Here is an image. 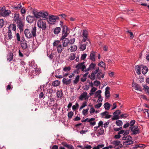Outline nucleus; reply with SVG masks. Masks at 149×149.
<instances>
[{
	"instance_id": "nucleus-1",
	"label": "nucleus",
	"mask_w": 149,
	"mask_h": 149,
	"mask_svg": "<svg viewBox=\"0 0 149 149\" xmlns=\"http://www.w3.org/2000/svg\"><path fill=\"white\" fill-rule=\"evenodd\" d=\"M82 35L83 38L82 41L85 42L87 41L86 45L90 46V42L88 38V34L87 31L85 30H84L83 31ZM86 44H85L81 45L80 49L82 51L86 49Z\"/></svg>"
},
{
	"instance_id": "nucleus-2",
	"label": "nucleus",
	"mask_w": 149,
	"mask_h": 149,
	"mask_svg": "<svg viewBox=\"0 0 149 149\" xmlns=\"http://www.w3.org/2000/svg\"><path fill=\"white\" fill-rule=\"evenodd\" d=\"M36 27L34 26L32 28L31 33L29 29H26L24 31V33L27 38H30L32 37V36L33 37L36 36Z\"/></svg>"
},
{
	"instance_id": "nucleus-3",
	"label": "nucleus",
	"mask_w": 149,
	"mask_h": 149,
	"mask_svg": "<svg viewBox=\"0 0 149 149\" xmlns=\"http://www.w3.org/2000/svg\"><path fill=\"white\" fill-rule=\"evenodd\" d=\"M33 13L34 17L36 18H39L42 17L44 18H46L48 15V13L47 12L44 13L42 12H38L35 10L33 11Z\"/></svg>"
},
{
	"instance_id": "nucleus-4",
	"label": "nucleus",
	"mask_w": 149,
	"mask_h": 149,
	"mask_svg": "<svg viewBox=\"0 0 149 149\" xmlns=\"http://www.w3.org/2000/svg\"><path fill=\"white\" fill-rule=\"evenodd\" d=\"M0 13L2 16L6 17L9 16L11 12L10 10H6L5 7L3 6L0 8Z\"/></svg>"
},
{
	"instance_id": "nucleus-5",
	"label": "nucleus",
	"mask_w": 149,
	"mask_h": 149,
	"mask_svg": "<svg viewBox=\"0 0 149 149\" xmlns=\"http://www.w3.org/2000/svg\"><path fill=\"white\" fill-rule=\"evenodd\" d=\"M37 25L39 28L42 29L43 30H45L47 28L45 22L43 21L42 19L38 20L37 22Z\"/></svg>"
},
{
	"instance_id": "nucleus-6",
	"label": "nucleus",
	"mask_w": 149,
	"mask_h": 149,
	"mask_svg": "<svg viewBox=\"0 0 149 149\" xmlns=\"http://www.w3.org/2000/svg\"><path fill=\"white\" fill-rule=\"evenodd\" d=\"M58 19L59 18L58 17L52 15L49 16L48 22L49 24H55L56 20Z\"/></svg>"
},
{
	"instance_id": "nucleus-7",
	"label": "nucleus",
	"mask_w": 149,
	"mask_h": 149,
	"mask_svg": "<svg viewBox=\"0 0 149 149\" xmlns=\"http://www.w3.org/2000/svg\"><path fill=\"white\" fill-rule=\"evenodd\" d=\"M130 129L131 130L132 134L136 135L140 133V130L137 126L130 127Z\"/></svg>"
},
{
	"instance_id": "nucleus-8",
	"label": "nucleus",
	"mask_w": 149,
	"mask_h": 149,
	"mask_svg": "<svg viewBox=\"0 0 149 149\" xmlns=\"http://www.w3.org/2000/svg\"><path fill=\"white\" fill-rule=\"evenodd\" d=\"M17 24V26L19 29L20 32L23 31L24 26V24L22 22V19H20L16 22Z\"/></svg>"
},
{
	"instance_id": "nucleus-9",
	"label": "nucleus",
	"mask_w": 149,
	"mask_h": 149,
	"mask_svg": "<svg viewBox=\"0 0 149 149\" xmlns=\"http://www.w3.org/2000/svg\"><path fill=\"white\" fill-rule=\"evenodd\" d=\"M84 63V62L79 63L76 65V68L78 69H81L82 71H84V69L86 68V66Z\"/></svg>"
},
{
	"instance_id": "nucleus-10",
	"label": "nucleus",
	"mask_w": 149,
	"mask_h": 149,
	"mask_svg": "<svg viewBox=\"0 0 149 149\" xmlns=\"http://www.w3.org/2000/svg\"><path fill=\"white\" fill-rule=\"evenodd\" d=\"M88 93L86 92H83L79 97V99L80 100H82L84 99L85 100L88 99L89 96H87Z\"/></svg>"
},
{
	"instance_id": "nucleus-11",
	"label": "nucleus",
	"mask_w": 149,
	"mask_h": 149,
	"mask_svg": "<svg viewBox=\"0 0 149 149\" xmlns=\"http://www.w3.org/2000/svg\"><path fill=\"white\" fill-rule=\"evenodd\" d=\"M120 141L118 140H114L111 142V143L112 144L114 148H115L118 149L119 148V145L120 144Z\"/></svg>"
},
{
	"instance_id": "nucleus-12",
	"label": "nucleus",
	"mask_w": 149,
	"mask_h": 149,
	"mask_svg": "<svg viewBox=\"0 0 149 149\" xmlns=\"http://www.w3.org/2000/svg\"><path fill=\"white\" fill-rule=\"evenodd\" d=\"M120 111L119 110H117L116 111L113 113V120H117L119 119L118 116L120 113Z\"/></svg>"
},
{
	"instance_id": "nucleus-13",
	"label": "nucleus",
	"mask_w": 149,
	"mask_h": 149,
	"mask_svg": "<svg viewBox=\"0 0 149 149\" xmlns=\"http://www.w3.org/2000/svg\"><path fill=\"white\" fill-rule=\"evenodd\" d=\"M96 66V64L93 63H91L89 65V67L87 69L85 70L84 71L87 72L89 70H94Z\"/></svg>"
},
{
	"instance_id": "nucleus-14",
	"label": "nucleus",
	"mask_w": 149,
	"mask_h": 149,
	"mask_svg": "<svg viewBox=\"0 0 149 149\" xmlns=\"http://www.w3.org/2000/svg\"><path fill=\"white\" fill-rule=\"evenodd\" d=\"M72 79H68V78L65 77L62 80L63 83L67 85L70 84L71 82Z\"/></svg>"
},
{
	"instance_id": "nucleus-15",
	"label": "nucleus",
	"mask_w": 149,
	"mask_h": 149,
	"mask_svg": "<svg viewBox=\"0 0 149 149\" xmlns=\"http://www.w3.org/2000/svg\"><path fill=\"white\" fill-rule=\"evenodd\" d=\"M103 126H102V127H99V128L97 129L96 131L97 132V136H99L103 134L104 130L103 128Z\"/></svg>"
},
{
	"instance_id": "nucleus-16",
	"label": "nucleus",
	"mask_w": 149,
	"mask_h": 149,
	"mask_svg": "<svg viewBox=\"0 0 149 149\" xmlns=\"http://www.w3.org/2000/svg\"><path fill=\"white\" fill-rule=\"evenodd\" d=\"M110 89V87L107 86L106 88L105 89V97L107 98H108L110 97V93L109 91Z\"/></svg>"
},
{
	"instance_id": "nucleus-17",
	"label": "nucleus",
	"mask_w": 149,
	"mask_h": 149,
	"mask_svg": "<svg viewBox=\"0 0 149 149\" xmlns=\"http://www.w3.org/2000/svg\"><path fill=\"white\" fill-rule=\"evenodd\" d=\"M26 20L28 23H31L33 22L34 17L33 16L29 15L26 17Z\"/></svg>"
},
{
	"instance_id": "nucleus-18",
	"label": "nucleus",
	"mask_w": 149,
	"mask_h": 149,
	"mask_svg": "<svg viewBox=\"0 0 149 149\" xmlns=\"http://www.w3.org/2000/svg\"><path fill=\"white\" fill-rule=\"evenodd\" d=\"M101 115L103 117L106 118H109L111 116V115H109L108 112L107 111H105L101 113Z\"/></svg>"
},
{
	"instance_id": "nucleus-19",
	"label": "nucleus",
	"mask_w": 149,
	"mask_h": 149,
	"mask_svg": "<svg viewBox=\"0 0 149 149\" xmlns=\"http://www.w3.org/2000/svg\"><path fill=\"white\" fill-rule=\"evenodd\" d=\"M21 19L19 18V14L18 12L15 13L13 17V20L15 22H17L18 21Z\"/></svg>"
},
{
	"instance_id": "nucleus-20",
	"label": "nucleus",
	"mask_w": 149,
	"mask_h": 149,
	"mask_svg": "<svg viewBox=\"0 0 149 149\" xmlns=\"http://www.w3.org/2000/svg\"><path fill=\"white\" fill-rule=\"evenodd\" d=\"M64 47H63V45L61 44L60 45L58 46L56 48L57 51L58 53H61L63 50V49Z\"/></svg>"
},
{
	"instance_id": "nucleus-21",
	"label": "nucleus",
	"mask_w": 149,
	"mask_h": 149,
	"mask_svg": "<svg viewBox=\"0 0 149 149\" xmlns=\"http://www.w3.org/2000/svg\"><path fill=\"white\" fill-rule=\"evenodd\" d=\"M133 141L131 139H130L128 141H125L123 142V145L125 146H127L129 145L133 144Z\"/></svg>"
},
{
	"instance_id": "nucleus-22",
	"label": "nucleus",
	"mask_w": 149,
	"mask_h": 149,
	"mask_svg": "<svg viewBox=\"0 0 149 149\" xmlns=\"http://www.w3.org/2000/svg\"><path fill=\"white\" fill-rule=\"evenodd\" d=\"M95 54L94 52H93L90 54V59L91 60L94 61H95Z\"/></svg>"
},
{
	"instance_id": "nucleus-23",
	"label": "nucleus",
	"mask_w": 149,
	"mask_h": 149,
	"mask_svg": "<svg viewBox=\"0 0 149 149\" xmlns=\"http://www.w3.org/2000/svg\"><path fill=\"white\" fill-rule=\"evenodd\" d=\"M16 24H11L8 27V30H10V31L12 30L14 31H15L16 30Z\"/></svg>"
},
{
	"instance_id": "nucleus-24",
	"label": "nucleus",
	"mask_w": 149,
	"mask_h": 149,
	"mask_svg": "<svg viewBox=\"0 0 149 149\" xmlns=\"http://www.w3.org/2000/svg\"><path fill=\"white\" fill-rule=\"evenodd\" d=\"M69 49L71 52H74L77 50V47L76 45H72Z\"/></svg>"
},
{
	"instance_id": "nucleus-25",
	"label": "nucleus",
	"mask_w": 149,
	"mask_h": 149,
	"mask_svg": "<svg viewBox=\"0 0 149 149\" xmlns=\"http://www.w3.org/2000/svg\"><path fill=\"white\" fill-rule=\"evenodd\" d=\"M69 42V39L68 38H65L64 41L62 42L63 47H65L68 46Z\"/></svg>"
},
{
	"instance_id": "nucleus-26",
	"label": "nucleus",
	"mask_w": 149,
	"mask_h": 149,
	"mask_svg": "<svg viewBox=\"0 0 149 149\" xmlns=\"http://www.w3.org/2000/svg\"><path fill=\"white\" fill-rule=\"evenodd\" d=\"M132 86L136 90L141 91V87L137 84L135 83L132 84Z\"/></svg>"
},
{
	"instance_id": "nucleus-27",
	"label": "nucleus",
	"mask_w": 149,
	"mask_h": 149,
	"mask_svg": "<svg viewBox=\"0 0 149 149\" xmlns=\"http://www.w3.org/2000/svg\"><path fill=\"white\" fill-rule=\"evenodd\" d=\"M103 122L102 121H100L98 123V126H97L95 127H94V131H96L101 126L102 127L103 126Z\"/></svg>"
},
{
	"instance_id": "nucleus-28",
	"label": "nucleus",
	"mask_w": 149,
	"mask_h": 149,
	"mask_svg": "<svg viewBox=\"0 0 149 149\" xmlns=\"http://www.w3.org/2000/svg\"><path fill=\"white\" fill-rule=\"evenodd\" d=\"M62 33L68 35V27L65 25L63 26V27Z\"/></svg>"
},
{
	"instance_id": "nucleus-29",
	"label": "nucleus",
	"mask_w": 149,
	"mask_h": 149,
	"mask_svg": "<svg viewBox=\"0 0 149 149\" xmlns=\"http://www.w3.org/2000/svg\"><path fill=\"white\" fill-rule=\"evenodd\" d=\"M148 70V68L146 66H143L142 69V72L143 74H145Z\"/></svg>"
},
{
	"instance_id": "nucleus-30",
	"label": "nucleus",
	"mask_w": 149,
	"mask_h": 149,
	"mask_svg": "<svg viewBox=\"0 0 149 149\" xmlns=\"http://www.w3.org/2000/svg\"><path fill=\"white\" fill-rule=\"evenodd\" d=\"M135 70L137 74L139 75L141 74V68L138 65H136L135 66Z\"/></svg>"
},
{
	"instance_id": "nucleus-31",
	"label": "nucleus",
	"mask_w": 149,
	"mask_h": 149,
	"mask_svg": "<svg viewBox=\"0 0 149 149\" xmlns=\"http://www.w3.org/2000/svg\"><path fill=\"white\" fill-rule=\"evenodd\" d=\"M21 46L23 49V50H25L27 49V45L26 42H22L21 44Z\"/></svg>"
},
{
	"instance_id": "nucleus-32",
	"label": "nucleus",
	"mask_w": 149,
	"mask_h": 149,
	"mask_svg": "<svg viewBox=\"0 0 149 149\" xmlns=\"http://www.w3.org/2000/svg\"><path fill=\"white\" fill-rule=\"evenodd\" d=\"M65 147L67 148L68 149H74V147L72 145H69L66 143H64L62 144Z\"/></svg>"
},
{
	"instance_id": "nucleus-33",
	"label": "nucleus",
	"mask_w": 149,
	"mask_h": 149,
	"mask_svg": "<svg viewBox=\"0 0 149 149\" xmlns=\"http://www.w3.org/2000/svg\"><path fill=\"white\" fill-rule=\"evenodd\" d=\"M104 107L106 110H109L111 106L110 104L108 102H107L104 104Z\"/></svg>"
},
{
	"instance_id": "nucleus-34",
	"label": "nucleus",
	"mask_w": 149,
	"mask_h": 149,
	"mask_svg": "<svg viewBox=\"0 0 149 149\" xmlns=\"http://www.w3.org/2000/svg\"><path fill=\"white\" fill-rule=\"evenodd\" d=\"M13 55L12 53H11L8 54L7 56V60L9 62L10 61L13 59Z\"/></svg>"
},
{
	"instance_id": "nucleus-35",
	"label": "nucleus",
	"mask_w": 149,
	"mask_h": 149,
	"mask_svg": "<svg viewBox=\"0 0 149 149\" xmlns=\"http://www.w3.org/2000/svg\"><path fill=\"white\" fill-rule=\"evenodd\" d=\"M104 77V74H103L101 72H100L97 74V79H100L101 78H103Z\"/></svg>"
},
{
	"instance_id": "nucleus-36",
	"label": "nucleus",
	"mask_w": 149,
	"mask_h": 149,
	"mask_svg": "<svg viewBox=\"0 0 149 149\" xmlns=\"http://www.w3.org/2000/svg\"><path fill=\"white\" fill-rule=\"evenodd\" d=\"M61 30L60 27H56L54 29V32L55 34H58L60 32Z\"/></svg>"
},
{
	"instance_id": "nucleus-37",
	"label": "nucleus",
	"mask_w": 149,
	"mask_h": 149,
	"mask_svg": "<svg viewBox=\"0 0 149 149\" xmlns=\"http://www.w3.org/2000/svg\"><path fill=\"white\" fill-rule=\"evenodd\" d=\"M79 76L78 75L77 76L75 79L73 81V83L74 85L77 84L79 82Z\"/></svg>"
},
{
	"instance_id": "nucleus-38",
	"label": "nucleus",
	"mask_w": 149,
	"mask_h": 149,
	"mask_svg": "<svg viewBox=\"0 0 149 149\" xmlns=\"http://www.w3.org/2000/svg\"><path fill=\"white\" fill-rule=\"evenodd\" d=\"M122 139L125 141H128L130 139L132 140V137L130 135H128L126 136H124L123 137Z\"/></svg>"
},
{
	"instance_id": "nucleus-39",
	"label": "nucleus",
	"mask_w": 149,
	"mask_h": 149,
	"mask_svg": "<svg viewBox=\"0 0 149 149\" xmlns=\"http://www.w3.org/2000/svg\"><path fill=\"white\" fill-rule=\"evenodd\" d=\"M97 88L95 87H93L91 91H90V93H89V95H91V96H92V95H93L94 94V92H95L96 90H97Z\"/></svg>"
},
{
	"instance_id": "nucleus-40",
	"label": "nucleus",
	"mask_w": 149,
	"mask_h": 149,
	"mask_svg": "<svg viewBox=\"0 0 149 149\" xmlns=\"http://www.w3.org/2000/svg\"><path fill=\"white\" fill-rule=\"evenodd\" d=\"M57 96L58 97H61L63 95V93L61 90H58L56 93Z\"/></svg>"
},
{
	"instance_id": "nucleus-41",
	"label": "nucleus",
	"mask_w": 149,
	"mask_h": 149,
	"mask_svg": "<svg viewBox=\"0 0 149 149\" xmlns=\"http://www.w3.org/2000/svg\"><path fill=\"white\" fill-rule=\"evenodd\" d=\"M97 65L98 66H100L101 67H102L104 69H105V63L102 61H101L99 63H98Z\"/></svg>"
},
{
	"instance_id": "nucleus-42",
	"label": "nucleus",
	"mask_w": 149,
	"mask_h": 149,
	"mask_svg": "<svg viewBox=\"0 0 149 149\" xmlns=\"http://www.w3.org/2000/svg\"><path fill=\"white\" fill-rule=\"evenodd\" d=\"M71 70V68L70 66H65L64 67L63 70L65 72H69Z\"/></svg>"
},
{
	"instance_id": "nucleus-43",
	"label": "nucleus",
	"mask_w": 149,
	"mask_h": 149,
	"mask_svg": "<svg viewBox=\"0 0 149 149\" xmlns=\"http://www.w3.org/2000/svg\"><path fill=\"white\" fill-rule=\"evenodd\" d=\"M61 44H60V41L58 40L55 41L53 43V46L56 47L58 46Z\"/></svg>"
},
{
	"instance_id": "nucleus-44",
	"label": "nucleus",
	"mask_w": 149,
	"mask_h": 149,
	"mask_svg": "<svg viewBox=\"0 0 149 149\" xmlns=\"http://www.w3.org/2000/svg\"><path fill=\"white\" fill-rule=\"evenodd\" d=\"M26 13V10L24 8V7H22L21 10V13L23 16H24Z\"/></svg>"
},
{
	"instance_id": "nucleus-45",
	"label": "nucleus",
	"mask_w": 149,
	"mask_h": 149,
	"mask_svg": "<svg viewBox=\"0 0 149 149\" xmlns=\"http://www.w3.org/2000/svg\"><path fill=\"white\" fill-rule=\"evenodd\" d=\"M104 146V144L99 145L97 146H95L93 148V149H100V148L103 147Z\"/></svg>"
},
{
	"instance_id": "nucleus-46",
	"label": "nucleus",
	"mask_w": 149,
	"mask_h": 149,
	"mask_svg": "<svg viewBox=\"0 0 149 149\" xmlns=\"http://www.w3.org/2000/svg\"><path fill=\"white\" fill-rule=\"evenodd\" d=\"M60 84V81L56 80L54 81L53 83V85L54 86H58Z\"/></svg>"
},
{
	"instance_id": "nucleus-47",
	"label": "nucleus",
	"mask_w": 149,
	"mask_h": 149,
	"mask_svg": "<svg viewBox=\"0 0 149 149\" xmlns=\"http://www.w3.org/2000/svg\"><path fill=\"white\" fill-rule=\"evenodd\" d=\"M116 124L118 126H120L122 125L123 124V122L122 121L118 120L116 122Z\"/></svg>"
},
{
	"instance_id": "nucleus-48",
	"label": "nucleus",
	"mask_w": 149,
	"mask_h": 149,
	"mask_svg": "<svg viewBox=\"0 0 149 149\" xmlns=\"http://www.w3.org/2000/svg\"><path fill=\"white\" fill-rule=\"evenodd\" d=\"M8 39L10 40L13 37L11 31H10V30H8Z\"/></svg>"
},
{
	"instance_id": "nucleus-49",
	"label": "nucleus",
	"mask_w": 149,
	"mask_h": 149,
	"mask_svg": "<svg viewBox=\"0 0 149 149\" xmlns=\"http://www.w3.org/2000/svg\"><path fill=\"white\" fill-rule=\"evenodd\" d=\"M99 96L97 97L98 99L97 100V102L98 103H101L103 100V98L102 97L101 95H99Z\"/></svg>"
},
{
	"instance_id": "nucleus-50",
	"label": "nucleus",
	"mask_w": 149,
	"mask_h": 149,
	"mask_svg": "<svg viewBox=\"0 0 149 149\" xmlns=\"http://www.w3.org/2000/svg\"><path fill=\"white\" fill-rule=\"evenodd\" d=\"M89 110V108H87L86 109H84L82 112V113L84 115H86L88 114V112Z\"/></svg>"
},
{
	"instance_id": "nucleus-51",
	"label": "nucleus",
	"mask_w": 149,
	"mask_h": 149,
	"mask_svg": "<svg viewBox=\"0 0 149 149\" xmlns=\"http://www.w3.org/2000/svg\"><path fill=\"white\" fill-rule=\"evenodd\" d=\"M102 91L100 90H99L97 91L95 93V95L96 97H97L99 96V95H101Z\"/></svg>"
},
{
	"instance_id": "nucleus-52",
	"label": "nucleus",
	"mask_w": 149,
	"mask_h": 149,
	"mask_svg": "<svg viewBox=\"0 0 149 149\" xmlns=\"http://www.w3.org/2000/svg\"><path fill=\"white\" fill-rule=\"evenodd\" d=\"M73 113L72 111H70L68 113V116L69 118H71L72 117L73 115Z\"/></svg>"
},
{
	"instance_id": "nucleus-53",
	"label": "nucleus",
	"mask_w": 149,
	"mask_h": 149,
	"mask_svg": "<svg viewBox=\"0 0 149 149\" xmlns=\"http://www.w3.org/2000/svg\"><path fill=\"white\" fill-rule=\"evenodd\" d=\"M75 41V39L74 38L70 39V40H69V44L70 45H72L74 44Z\"/></svg>"
},
{
	"instance_id": "nucleus-54",
	"label": "nucleus",
	"mask_w": 149,
	"mask_h": 149,
	"mask_svg": "<svg viewBox=\"0 0 149 149\" xmlns=\"http://www.w3.org/2000/svg\"><path fill=\"white\" fill-rule=\"evenodd\" d=\"M94 84L95 86H98L100 84V82L99 81L96 80L94 82Z\"/></svg>"
},
{
	"instance_id": "nucleus-55",
	"label": "nucleus",
	"mask_w": 149,
	"mask_h": 149,
	"mask_svg": "<svg viewBox=\"0 0 149 149\" xmlns=\"http://www.w3.org/2000/svg\"><path fill=\"white\" fill-rule=\"evenodd\" d=\"M75 58V56L74 54H71L69 57V58L71 60H73Z\"/></svg>"
},
{
	"instance_id": "nucleus-56",
	"label": "nucleus",
	"mask_w": 149,
	"mask_h": 149,
	"mask_svg": "<svg viewBox=\"0 0 149 149\" xmlns=\"http://www.w3.org/2000/svg\"><path fill=\"white\" fill-rule=\"evenodd\" d=\"M22 7V5L21 4L19 3L17 6H15V10H19Z\"/></svg>"
},
{
	"instance_id": "nucleus-57",
	"label": "nucleus",
	"mask_w": 149,
	"mask_h": 149,
	"mask_svg": "<svg viewBox=\"0 0 149 149\" xmlns=\"http://www.w3.org/2000/svg\"><path fill=\"white\" fill-rule=\"evenodd\" d=\"M87 102L86 101L84 102L82 104V105L80 109H81L84 107L85 106H87Z\"/></svg>"
},
{
	"instance_id": "nucleus-58",
	"label": "nucleus",
	"mask_w": 149,
	"mask_h": 149,
	"mask_svg": "<svg viewBox=\"0 0 149 149\" xmlns=\"http://www.w3.org/2000/svg\"><path fill=\"white\" fill-rule=\"evenodd\" d=\"M102 105L101 103H99L95 106V107L96 109H98L100 108Z\"/></svg>"
},
{
	"instance_id": "nucleus-59",
	"label": "nucleus",
	"mask_w": 149,
	"mask_h": 149,
	"mask_svg": "<svg viewBox=\"0 0 149 149\" xmlns=\"http://www.w3.org/2000/svg\"><path fill=\"white\" fill-rule=\"evenodd\" d=\"M79 106V104L77 103H76L75 105H74L72 106V109L74 110H76L77 108Z\"/></svg>"
},
{
	"instance_id": "nucleus-60",
	"label": "nucleus",
	"mask_w": 149,
	"mask_h": 149,
	"mask_svg": "<svg viewBox=\"0 0 149 149\" xmlns=\"http://www.w3.org/2000/svg\"><path fill=\"white\" fill-rule=\"evenodd\" d=\"M135 120H131L129 124V125H130V127H133L135 123Z\"/></svg>"
},
{
	"instance_id": "nucleus-61",
	"label": "nucleus",
	"mask_w": 149,
	"mask_h": 149,
	"mask_svg": "<svg viewBox=\"0 0 149 149\" xmlns=\"http://www.w3.org/2000/svg\"><path fill=\"white\" fill-rule=\"evenodd\" d=\"M54 99L53 98H50L49 100V105H52L53 104L54 102Z\"/></svg>"
},
{
	"instance_id": "nucleus-62",
	"label": "nucleus",
	"mask_w": 149,
	"mask_h": 149,
	"mask_svg": "<svg viewBox=\"0 0 149 149\" xmlns=\"http://www.w3.org/2000/svg\"><path fill=\"white\" fill-rule=\"evenodd\" d=\"M4 24V21L3 19H0V28H2Z\"/></svg>"
},
{
	"instance_id": "nucleus-63",
	"label": "nucleus",
	"mask_w": 149,
	"mask_h": 149,
	"mask_svg": "<svg viewBox=\"0 0 149 149\" xmlns=\"http://www.w3.org/2000/svg\"><path fill=\"white\" fill-rule=\"evenodd\" d=\"M95 109L93 107H91L90 109V113L91 114H93L95 113Z\"/></svg>"
},
{
	"instance_id": "nucleus-64",
	"label": "nucleus",
	"mask_w": 149,
	"mask_h": 149,
	"mask_svg": "<svg viewBox=\"0 0 149 149\" xmlns=\"http://www.w3.org/2000/svg\"><path fill=\"white\" fill-rule=\"evenodd\" d=\"M143 86L144 87V89L145 90L146 92H147V91H149V88L148 86L144 85Z\"/></svg>"
}]
</instances>
